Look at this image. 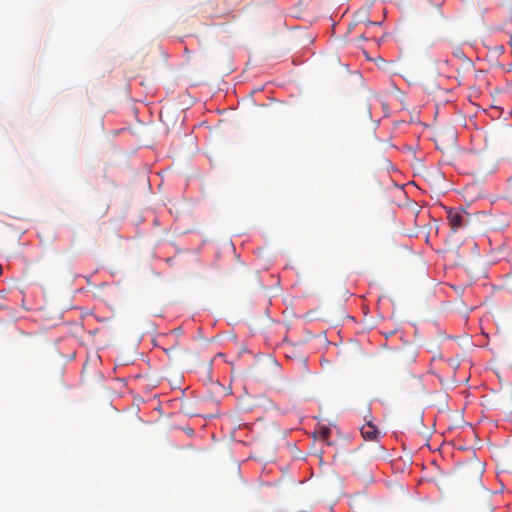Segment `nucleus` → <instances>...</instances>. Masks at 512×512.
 Instances as JSON below:
<instances>
[{
	"label": "nucleus",
	"instance_id": "obj_1",
	"mask_svg": "<svg viewBox=\"0 0 512 512\" xmlns=\"http://www.w3.org/2000/svg\"><path fill=\"white\" fill-rule=\"evenodd\" d=\"M338 85L343 91L353 92L363 87L364 80L359 72L349 71L346 68L340 67Z\"/></svg>",
	"mask_w": 512,
	"mask_h": 512
},
{
	"label": "nucleus",
	"instance_id": "obj_2",
	"mask_svg": "<svg viewBox=\"0 0 512 512\" xmlns=\"http://www.w3.org/2000/svg\"><path fill=\"white\" fill-rule=\"evenodd\" d=\"M469 215L464 210L449 209L447 211V219L451 230L457 232L468 224Z\"/></svg>",
	"mask_w": 512,
	"mask_h": 512
},
{
	"label": "nucleus",
	"instance_id": "obj_3",
	"mask_svg": "<svg viewBox=\"0 0 512 512\" xmlns=\"http://www.w3.org/2000/svg\"><path fill=\"white\" fill-rule=\"evenodd\" d=\"M340 109L337 102L331 97L328 96L326 100L325 107V117L328 124H333L338 118Z\"/></svg>",
	"mask_w": 512,
	"mask_h": 512
},
{
	"label": "nucleus",
	"instance_id": "obj_4",
	"mask_svg": "<svg viewBox=\"0 0 512 512\" xmlns=\"http://www.w3.org/2000/svg\"><path fill=\"white\" fill-rule=\"evenodd\" d=\"M339 435L338 429L336 427L330 428V427H324L322 426V444L326 443L328 446L331 445H337L338 444V438L333 439L332 441H329L328 438L331 437L333 434ZM341 441H344V439H340Z\"/></svg>",
	"mask_w": 512,
	"mask_h": 512
},
{
	"label": "nucleus",
	"instance_id": "obj_5",
	"mask_svg": "<svg viewBox=\"0 0 512 512\" xmlns=\"http://www.w3.org/2000/svg\"><path fill=\"white\" fill-rule=\"evenodd\" d=\"M361 434L363 438L366 440H374L378 435V430L372 423L368 422L367 424L362 426Z\"/></svg>",
	"mask_w": 512,
	"mask_h": 512
}]
</instances>
